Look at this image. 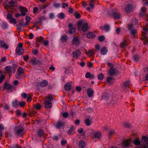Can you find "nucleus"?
I'll list each match as a JSON object with an SVG mask.
<instances>
[{"label": "nucleus", "mask_w": 148, "mask_h": 148, "mask_svg": "<svg viewBox=\"0 0 148 148\" xmlns=\"http://www.w3.org/2000/svg\"><path fill=\"white\" fill-rule=\"evenodd\" d=\"M35 108L37 110H39L41 108V106L39 103H36L34 105Z\"/></svg>", "instance_id": "58836bf2"}, {"label": "nucleus", "mask_w": 148, "mask_h": 148, "mask_svg": "<svg viewBox=\"0 0 148 148\" xmlns=\"http://www.w3.org/2000/svg\"><path fill=\"white\" fill-rule=\"evenodd\" d=\"M141 12L140 14V16H141L144 15L146 12V8L145 7H143L141 9Z\"/></svg>", "instance_id": "a878e982"}, {"label": "nucleus", "mask_w": 148, "mask_h": 148, "mask_svg": "<svg viewBox=\"0 0 148 148\" xmlns=\"http://www.w3.org/2000/svg\"><path fill=\"white\" fill-rule=\"evenodd\" d=\"M143 140L145 141H148V137L143 136L142 137Z\"/></svg>", "instance_id": "bf43d9fd"}, {"label": "nucleus", "mask_w": 148, "mask_h": 148, "mask_svg": "<svg viewBox=\"0 0 148 148\" xmlns=\"http://www.w3.org/2000/svg\"><path fill=\"white\" fill-rule=\"evenodd\" d=\"M78 29L80 32H84L87 31L88 29V24L84 21H80L77 24Z\"/></svg>", "instance_id": "f257e3e1"}, {"label": "nucleus", "mask_w": 148, "mask_h": 148, "mask_svg": "<svg viewBox=\"0 0 148 148\" xmlns=\"http://www.w3.org/2000/svg\"><path fill=\"white\" fill-rule=\"evenodd\" d=\"M133 27V25L132 24H131L130 25H128V29L130 30H132Z\"/></svg>", "instance_id": "e2e57ef3"}, {"label": "nucleus", "mask_w": 148, "mask_h": 148, "mask_svg": "<svg viewBox=\"0 0 148 148\" xmlns=\"http://www.w3.org/2000/svg\"><path fill=\"white\" fill-rule=\"evenodd\" d=\"M75 129V127L74 126H71L68 131V134H71L73 132V131Z\"/></svg>", "instance_id": "7c9ffc66"}, {"label": "nucleus", "mask_w": 148, "mask_h": 148, "mask_svg": "<svg viewBox=\"0 0 148 148\" xmlns=\"http://www.w3.org/2000/svg\"><path fill=\"white\" fill-rule=\"evenodd\" d=\"M12 6V5H9L8 3L5 4L4 5V8L7 10L10 9Z\"/></svg>", "instance_id": "e433bc0d"}, {"label": "nucleus", "mask_w": 148, "mask_h": 148, "mask_svg": "<svg viewBox=\"0 0 148 148\" xmlns=\"http://www.w3.org/2000/svg\"><path fill=\"white\" fill-rule=\"evenodd\" d=\"M63 126V124L61 122H58L56 125V127L59 128Z\"/></svg>", "instance_id": "473e14b6"}, {"label": "nucleus", "mask_w": 148, "mask_h": 148, "mask_svg": "<svg viewBox=\"0 0 148 148\" xmlns=\"http://www.w3.org/2000/svg\"><path fill=\"white\" fill-rule=\"evenodd\" d=\"M59 137L57 136H54L53 137V140L57 141L59 140Z\"/></svg>", "instance_id": "3c124183"}, {"label": "nucleus", "mask_w": 148, "mask_h": 148, "mask_svg": "<svg viewBox=\"0 0 148 148\" xmlns=\"http://www.w3.org/2000/svg\"><path fill=\"white\" fill-rule=\"evenodd\" d=\"M132 5L130 4H127L125 7V11L127 13H130L132 11Z\"/></svg>", "instance_id": "9d476101"}, {"label": "nucleus", "mask_w": 148, "mask_h": 148, "mask_svg": "<svg viewBox=\"0 0 148 148\" xmlns=\"http://www.w3.org/2000/svg\"><path fill=\"white\" fill-rule=\"evenodd\" d=\"M47 83L46 80H43L41 82L40 85L41 86L45 87L47 84Z\"/></svg>", "instance_id": "c756f323"}, {"label": "nucleus", "mask_w": 148, "mask_h": 148, "mask_svg": "<svg viewBox=\"0 0 148 148\" xmlns=\"http://www.w3.org/2000/svg\"><path fill=\"white\" fill-rule=\"evenodd\" d=\"M27 101L28 102H30L32 98V96L29 95H28V96H27Z\"/></svg>", "instance_id": "79ce46f5"}, {"label": "nucleus", "mask_w": 148, "mask_h": 148, "mask_svg": "<svg viewBox=\"0 0 148 148\" xmlns=\"http://www.w3.org/2000/svg\"><path fill=\"white\" fill-rule=\"evenodd\" d=\"M131 141L132 140L131 139H127L123 142L122 145L125 147H129Z\"/></svg>", "instance_id": "f8f14e48"}, {"label": "nucleus", "mask_w": 148, "mask_h": 148, "mask_svg": "<svg viewBox=\"0 0 148 148\" xmlns=\"http://www.w3.org/2000/svg\"><path fill=\"white\" fill-rule=\"evenodd\" d=\"M86 54L89 56H92L95 54L94 51L92 50H89L88 51L86 52Z\"/></svg>", "instance_id": "b1692460"}, {"label": "nucleus", "mask_w": 148, "mask_h": 148, "mask_svg": "<svg viewBox=\"0 0 148 148\" xmlns=\"http://www.w3.org/2000/svg\"><path fill=\"white\" fill-rule=\"evenodd\" d=\"M108 73L110 75L113 76L116 73V71L113 68H111V69L108 71Z\"/></svg>", "instance_id": "2eb2a0df"}, {"label": "nucleus", "mask_w": 148, "mask_h": 148, "mask_svg": "<svg viewBox=\"0 0 148 148\" xmlns=\"http://www.w3.org/2000/svg\"><path fill=\"white\" fill-rule=\"evenodd\" d=\"M104 29L106 32H108L110 29V27L108 25H105L104 26Z\"/></svg>", "instance_id": "c03bdc74"}, {"label": "nucleus", "mask_w": 148, "mask_h": 148, "mask_svg": "<svg viewBox=\"0 0 148 148\" xmlns=\"http://www.w3.org/2000/svg\"><path fill=\"white\" fill-rule=\"evenodd\" d=\"M91 77V74L89 72H87L85 74V77L87 78H89Z\"/></svg>", "instance_id": "37998d69"}, {"label": "nucleus", "mask_w": 148, "mask_h": 148, "mask_svg": "<svg viewBox=\"0 0 148 148\" xmlns=\"http://www.w3.org/2000/svg\"><path fill=\"white\" fill-rule=\"evenodd\" d=\"M16 114L17 115H20L21 114V112L20 110H17L16 111Z\"/></svg>", "instance_id": "0e129e2a"}, {"label": "nucleus", "mask_w": 148, "mask_h": 148, "mask_svg": "<svg viewBox=\"0 0 148 148\" xmlns=\"http://www.w3.org/2000/svg\"><path fill=\"white\" fill-rule=\"evenodd\" d=\"M74 15L75 16V18L77 19L81 17V15L80 14L76 11H75L74 12Z\"/></svg>", "instance_id": "2f4dec72"}, {"label": "nucleus", "mask_w": 148, "mask_h": 148, "mask_svg": "<svg viewBox=\"0 0 148 148\" xmlns=\"http://www.w3.org/2000/svg\"><path fill=\"white\" fill-rule=\"evenodd\" d=\"M5 76L3 75H1L0 77V83H1L5 78Z\"/></svg>", "instance_id": "864d4df0"}, {"label": "nucleus", "mask_w": 148, "mask_h": 148, "mask_svg": "<svg viewBox=\"0 0 148 148\" xmlns=\"http://www.w3.org/2000/svg\"><path fill=\"white\" fill-rule=\"evenodd\" d=\"M63 116L65 118H66L68 116V113L67 112H64L62 114Z\"/></svg>", "instance_id": "4d7b16f0"}, {"label": "nucleus", "mask_w": 148, "mask_h": 148, "mask_svg": "<svg viewBox=\"0 0 148 148\" xmlns=\"http://www.w3.org/2000/svg\"><path fill=\"white\" fill-rule=\"evenodd\" d=\"M101 137V133L99 132L94 131L92 135L93 140L96 141V140L100 139Z\"/></svg>", "instance_id": "20e7f679"}, {"label": "nucleus", "mask_w": 148, "mask_h": 148, "mask_svg": "<svg viewBox=\"0 0 148 148\" xmlns=\"http://www.w3.org/2000/svg\"><path fill=\"white\" fill-rule=\"evenodd\" d=\"M88 95L89 97H92L94 93L93 90L91 88H88L87 90Z\"/></svg>", "instance_id": "4468645a"}, {"label": "nucleus", "mask_w": 148, "mask_h": 148, "mask_svg": "<svg viewBox=\"0 0 148 148\" xmlns=\"http://www.w3.org/2000/svg\"><path fill=\"white\" fill-rule=\"evenodd\" d=\"M80 54L81 53L79 50H77L73 52L72 53L73 57L76 58H77L78 56L80 55Z\"/></svg>", "instance_id": "dca6fc26"}, {"label": "nucleus", "mask_w": 148, "mask_h": 148, "mask_svg": "<svg viewBox=\"0 0 148 148\" xmlns=\"http://www.w3.org/2000/svg\"><path fill=\"white\" fill-rule=\"evenodd\" d=\"M95 36V35L92 32H89L87 34V37L88 38H93Z\"/></svg>", "instance_id": "aec40b11"}, {"label": "nucleus", "mask_w": 148, "mask_h": 148, "mask_svg": "<svg viewBox=\"0 0 148 148\" xmlns=\"http://www.w3.org/2000/svg\"><path fill=\"white\" fill-rule=\"evenodd\" d=\"M73 43L74 45H77L79 43V40L77 37H75L73 38Z\"/></svg>", "instance_id": "f3484780"}, {"label": "nucleus", "mask_w": 148, "mask_h": 148, "mask_svg": "<svg viewBox=\"0 0 148 148\" xmlns=\"http://www.w3.org/2000/svg\"><path fill=\"white\" fill-rule=\"evenodd\" d=\"M23 44L21 43H19L18 46L16 49V53L18 55H22L23 54L24 52L22 48Z\"/></svg>", "instance_id": "39448f33"}, {"label": "nucleus", "mask_w": 148, "mask_h": 148, "mask_svg": "<svg viewBox=\"0 0 148 148\" xmlns=\"http://www.w3.org/2000/svg\"><path fill=\"white\" fill-rule=\"evenodd\" d=\"M23 73V69L22 68H19L18 69V75L19 76L21 75Z\"/></svg>", "instance_id": "cd10ccee"}, {"label": "nucleus", "mask_w": 148, "mask_h": 148, "mask_svg": "<svg viewBox=\"0 0 148 148\" xmlns=\"http://www.w3.org/2000/svg\"><path fill=\"white\" fill-rule=\"evenodd\" d=\"M133 143L136 145H139L140 143V141L138 139H136L133 140Z\"/></svg>", "instance_id": "4c0bfd02"}, {"label": "nucleus", "mask_w": 148, "mask_h": 148, "mask_svg": "<svg viewBox=\"0 0 148 148\" xmlns=\"http://www.w3.org/2000/svg\"><path fill=\"white\" fill-rule=\"evenodd\" d=\"M6 88L8 90V92H12V90L13 88V86L12 85L9 84H8L7 83H6L4 84L3 89L4 88V89H5Z\"/></svg>", "instance_id": "1a4fd4ad"}, {"label": "nucleus", "mask_w": 148, "mask_h": 148, "mask_svg": "<svg viewBox=\"0 0 148 148\" xmlns=\"http://www.w3.org/2000/svg\"><path fill=\"white\" fill-rule=\"evenodd\" d=\"M127 45V41L126 40H124L121 42L120 46L122 48H125Z\"/></svg>", "instance_id": "4be33fe9"}, {"label": "nucleus", "mask_w": 148, "mask_h": 148, "mask_svg": "<svg viewBox=\"0 0 148 148\" xmlns=\"http://www.w3.org/2000/svg\"><path fill=\"white\" fill-rule=\"evenodd\" d=\"M104 37L103 36H99L98 38V39L100 41H102L104 40Z\"/></svg>", "instance_id": "13d9d810"}, {"label": "nucleus", "mask_w": 148, "mask_h": 148, "mask_svg": "<svg viewBox=\"0 0 148 148\" xmlns=\"http://www.w3.org/2000/svg\"><path fill=\"white\" fill-rule=\"evenodd\" d=\"M31 18L28 16H26L25 17V20L26 21L29 22L30 21Z\"/></svg>", "instance_id": "338daca9"}, {"label": "nucleus", "mask_w": 148, "mask_h": 148, "mask_svg": "<svg viewBox=\"0 0 148 148\" xmlns=\"http://www.w3.org/2000/svg\"><path fill=\"white\" fill-rule=\"evenodd\" d=\"M15 132L16 134L18 136L23 135L24 133L23 127L21 126H19L16 128Z\"/></svg>", "instance_id": "423d86ee"}, {"label": "nucleus", "mask_w": 148, "mask_h": 148, "mask_svg": "<svg viewBox=\"0 0 148 148\" xmlns=\"http://www.w3.org/2000/svg\"><path fill=\"white\" fill-rule=\"evenodd\" d=\"M79 148H84L86 146V144L84 142L81 140L79 142L78 144Z\"/></svg>", "instance_id": "a211bd4d"}, {"label": "nucleus", "mask_w": 148, "mask_h": 148, "mask_svg": "<svg viewBox=\"0 0 148 148\" xmlns=\"http://www.w3.org/2000/svg\"><path fill=\"white\" fill-rule=\"evenodd\" d=\"M112 77H108L107 78V81L108 83H110L111 82V81L112 80Z\"/></svg>", "instance_id": "09e8293b"}, {"label": "nucleus", "mask_w": 148, "mask_h": 148, "mask_svg": "<svg viewBox=\"0 0 148 148\" xmlns=\"http://www.w3.org/2000/svg\"><path fill=\"white\" fill-rule=\"evenodd\" d=\"M37 134L38 136H41L42 135L43 132L41 130H39Z\"/></svg>", "instance_id": "5fc2aeb1"}, {"label": "nucleus", "mask_w": 148, "mask_h": 148, "mask_svg": "<svg viewBox=\"0 0 148 148\" xmlns=\"http://www.w3.org/2000/svg\"><path fill=\"white\" fill-rule=\"evenodd\" d=\"M0 47L5 49H7L9 47V45L6 43L4 41L1 40H0Z\"/></svg>", "instance_id": "ddd939ff"}, {"label": "nucleus", "mask_w": 148, "mask_h": 148, "mask_svg": "<svg viewBox=\"0 0 148 148\" xmlns=\"http://www.w3.org/2000/svg\"><path fill=\"white\" fill-rule=\"evenodd\" d=\"M60 5V4L59 3H55L53 5V6L56 8H58L59 7Z\"/></svg>", "instance_id": "052dcab7"}, {"label": "nucleus", "mask_w": 148, "mask_h": 148, "mask_svg": "<svg viewBox=\"0 0 148 148\" xmlns=\"http://www.w3.org/2000/svg\"><path fill=\"white\" fill-rule=\"evenodd\" d=\"M27 95L25 93H23L21 94V96L23 98H25L27 97Z\"/></svg>", "instance_id": "69168bd1"}, {"label": "nucleus", "mask_w": 148, "mask_h": 148, "mask_svg": "<svg viewBox=\"0 0 148 148\" xmlns=\"http://www.w3.org/2000/svg\"><path fill=\"white\" fill-rule=\"evenodd\" d=\"M43 45L44 46H47L49 45V42L48 40H46L44 41L43 42Z\"/></svg>", "instance_id": "6e6d98bb"}, {"label": "nucleus", "mask_w": 148, "mask_h": 148, "mask_svg": "<svg viewBox=\"0 0 148 148\" xmlns=\"http://www.w3.org/2000/svg\"><path fill=\"white\" fill-rule=\"evenodd\" d=\"M12 105L14 107H16L18 106V103L16 100L13 101L12 103Z\"/></svg>", "instance_id": "ea45409f"}, {"label": "nucleus", "mask_w": 148, "mask_h": 148, "mask_svg": "<svg viewBox=\"0 0 148 148\" xmlns=\"http://www.w3.org/2000/svg\"><path fill=\"white\" fill-rule=\"evenodd\" d=\"M94 1L93 0H91L89 4V5L90 6L91 8H93L94 7Z\"/></svg>", "instance_id": "a18cd8bd"}, {"label": "nucleus", "mask_w": 148, "mask_h": 148, "mask_svg": "<svg viewBox=\"0 0 148 148\" xmlns=\"http://www.w3.org/2000/svg\"><path fill=\"white\" fill-rule=\"evenodd\" d=\"M10 21L12 23H14L16 24V21L15 19L14 18H12L10 20Z\"/></svg>", "instance_id": "8fccbe9b"}, {"label": "nucleus", "mask_w": 148, "mask_h": 148, "mask_svg": "<svg viewBox=\"0 0 148 148\" xmlns=\"http://www.w3.org/2000/svg\"><path fill=\"white\" fill-rule=\"evenodd\" d=\"M72 23L69 24L68 27L69 28V32L71 34H73L75 32V28L74 27Z\"/></svg>", "instance_id": "9b49d317"}, {"label": "nucleus", "mask_w": 148, "mask_h": 148, "mask_svg": "<svg viewBox=\"0 0 148 148\" xmlns=\"http://www.w3.org/2000/svg\"><path fill=\"white\" fill-rule=\"evenodd\" d=\"M59 17L60 18H63L64 17V13H61L59 14Z\"/></svg>", "instance_id": "de8ad7c7"}, {"label": "nucleus", "mask_w": 148, "mask_h": 148, "mask_svg": "<svg viewBox=\"0 0 148 148\" xmlns=\"http://www.w3.org/2000/svg\"><path fill=\"white\" fill-rule=\"evenodd\" d=\"M19 9L21 12L23 11H27V10L25 7L22 6L19 7Z\"/></svg>", "instance_id": "a19ab883"}, {"label": "nucleus", "mask_w": 148, "mask_h": 148, "mask_svg": "<svg viewBox=\"0 0 148 148\" xmlns=\"http://www.w3.org/2000/svg\"><path fill=\"white\" fill-rule=\"evenodd\" d=\"M109 16L116 19H119L121 16L120 13L116 10L113 11L109 14Z\"/></svg>", "instance_id": "7ed1b4c3"}, {"label": "nucleus", "mask_w": 148, "mask_h": 148, "mask_svg": "<svg viewBox=\"0 0 148 148\" xmlns=\"http://www.w3.org/2000/svg\"><path fill=\"white\" fill-rule=\"evenodd\" d=\"M64 88L66 91H69L71 90L72 86L69 82H68L64 85Z\"/></svg>", "instance_id": "6ab92c4d"}, {"label": "nucleus", "mask_w": 148, "mask_h": 148, "mask_svg": "<svg viewBox=\"0 0 148 148\" xmlns=\"http://www.w3.org/2000/svg\"><path fill=\"white\" fill-rule=\"evenodd\" d=\"M45 107L47 108H50L51 107V103L49 101H46L45 102Z\"/></svg>", "instance_id": "5701e85b"}, {"label": "nucleus", "mask_w": 148, "mask_h": 148, "mask_svg": "<svg viewBox=\"0 0 148 148\" xmlns=\"http://www.w3.org/2000/svg\"><path fill=\"white\" fill-rule=\"evenodd\" d=\"M67 143V142L66 140H63L61 141V144L62 145H66Z\"/></svg>", "instance_id": "603ef678"}, {"label": "nucleus", "mask_w": 148, "mask_h": 148, "mask_svg": "<svg viewBox=\"0 0 148 148\" xmlns=\"http://www.w3.org/2000/svg\"><path fill=\"white\" fill-rule=\"evenodd\" d=\"M143 30L142 32L143 34L142 38L144 43L145 44L148 43V39L147 38L146 36L148 34V24H146L143 27Z\"/></svg>", "instance_id": "f03ea898"}, {"label": "nucleus", "mask_w": 148, "mask_h": 148, "mask_svg": "<svg viewBox=\"0 0 148 148\" xmlns=\"http://www.w3.org/2000/svg\"><path fill=\"white\" fill-rule=\"evenodd\" d=\"M36 39L37 41L38 42L41 43H42V41L43 40V38L41 36H40L37 38Z\"/></svg>", "instance_id": "c9c22d12"}, {"label": "nucleus", "mask_w": 148, "mask_h": 148, "mask_svg": "<svg viewBox=\"0 0 148 148\" xmlns=\"http://www.w3.org/2000/svg\"><path fill=\"white\" fill-rule=\"evenodd\" d=\"M38 51L36 49H34L32 50V54L34 55H36L38 53Z\"/></svg>", "instance_id": "49530a36"}, {"label": "nucleus", "mask_w": 148, "mask_h": 148, "mask_svg": "<svg viewBox=\"0 0 148 148\" xmlns=\"http://www.w3.org/2000/svg\"><path fill=\"white\" fill-rule=\"evenodd\" d=\"M128 86L129 83L127 82H125L124 83L122 87V88L124 90L127 89V90H129L128 89Z\"/></svg>", "instance_id": "412c9836"}, {"label": "nucleus", "mask_w": 148, "mask_h": 148, "mask_svg": "<svg viewBox=\"0 0 148 148\" xmlns=\"http://www.w3.org/2000/svg\"><path fill=\"white\" fill-rule=\"evenodd\" d=\"M5 70L9 74L10 76L11 75V73L12 72L14 73L15 72L16 69L13 66H7L5 68Z\"/></svg>", "instance_id": "0eeeda50"}, {"label": "nucleus", "mask_w": 148, "mask_h": 148, "mask_svg": "<svg viewBox=\"0 0 148 148\" xmlns=\"http://www.w3.org/2000/svg\"><path fill=\"white\" fill-rule=\"evenodd\" d=\"M19 105L21 107H23V106H24L25 104V102L24 101H22L21 102H20L19 103Z\"/></svg>", "instance_id": "774afa93"}, {"label": "nucleus", "mask_w": 148, "mask_h": 148, "mask_svg": "<svg viewBox=\"0 0 148 148\" xmlns=\"http://www.w3.org/2000/svg\"><path fill=\"white\" fill-rule=\"evenodd\" d=\"M10 148H21V147L19 145H16L11 147Z\"/></svg>", "instance_id": "680f3d73"}, {"label": "nucleus", "mask_w": 148, "mask_h": 148, "mask_svg": "<svg viewBox=\"0 0 148 148\" xmlns=\"http://www.w3.org/2000/svg\"><path fill=\"white\" fill-rule=\"evenodd\" d=\"M108 51L107 48L104 47L101 49V53L103 55H105L106 54Z\"/></svg>", "instance_id": "393cba45"}, {"label": "nucleus", "mask_w": 148, "mask_h": 148, "mask_svg": "<svg viewBox=\"0 0 148 148\" xmlns=\"http://www.w3.org/2000/svg\"><path fill=\"white\" fill-rule=\"evenodd\" d=\"M93 123V118L92 117L89 116L85 119V123L87 126H90Z\"/></svg>", "instance_id": "6e6552de"}, {"label": "nucleus", "mask_w": 148, "mask_h": 148, "mask_svg": "<svg viewBox=\"0 0 148 148\" xmlns=\"http://www.w3.org/2000/svg\"><path fill=\"white\" fill-rule=\"evenodd\" d=\"M104 78V75L102 73H99L98 76V79L99 80H102Z\"/></svg>", "instance_id": "f704fd0d"}, {"label": "nucleus", "mask_w": 148, "mask_h": 148, "mask_svg": "<svg viewBox=\"0 0 148 148\" xmlns=\"http://www.w3.org/2000/svg\"><path fill=\"white\" fill-rule=\"evenodd\" d=\"M30 62L32 65H35L37 64L39 62L38 60L36 59H33L31 60Z\"/></svg>", "instance_id": "bb28decb"}, {"label": "nucleus", "mask_w": 148, "mask_h": 148, "mask_svg": "<svg viewBox=\"0 0 148 148\" xmlns=\"http://www.w3.org/2000/svg\"><path fill=\"white\" fill-rule=\"evenodd\" d=\"M8 25L7 24L5 23H3L1 25L2 28L3 29H5L8 28Z\"/></svg>", "instance_id": "72a5a7b5"}, {"label": "nucleus", "mask_w": 148, "mask_h": 148, "mask_svg": "<svg viewBox=\"0 0 148 148\" xmlns=\"http://www.w3.org/2000/svg\"><path fill=\"white\" fill-rule=\"evenodd\" d=\"M60 39L62 41L66 42L68 39V37L67 36L63 35L61 36Z\"/></svg>", "instance_id": "c85d7f7f"}]
</instances>
